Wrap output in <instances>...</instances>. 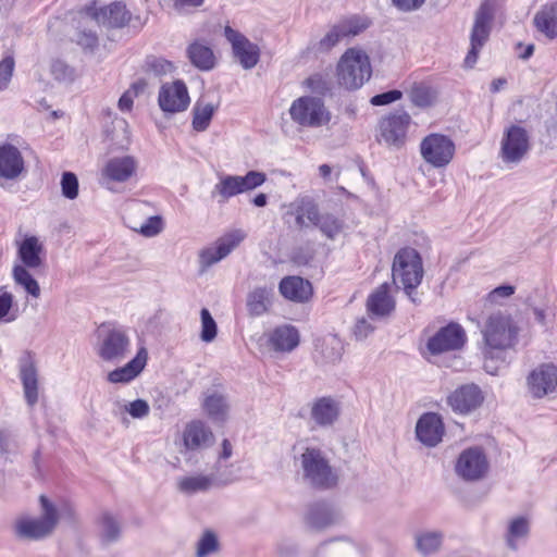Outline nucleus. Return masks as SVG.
Masks as SVG:
<instances>
[{
	"label": "nucleus",
	"mask_w": 557,
	"mask_h": 557,
	"mask_svg": "<svg viewBox=\"0 0 557 557\" xmlns=\"http://www.w3.org/2000/svg\"><path fill=\"white\" fill-rule=\"evenodd\" d=\"M299 462L304 481L318 488H330L337 483V475L325 453L314 446L300 447Z\"/></svg>",
	"instance_id": "f257e3e1"
},
{
	"label": "nucleus",
	"mask_w": 557,
	"mask_h": 557,
	"mask_svg": "<svg viewBox=\"0 0 557 557\" xmlns=\"http://www.w3.org/2000/svg\"><path fill=\"white\" fill-rule=\"evenodd\" d=\"M336 75L338 84L347 90L361 88L372 75L369 55L359 48H349L341 57Z\"/></svg>",
	"instance_id": "f03ea898"
},
{
	"label": "nucleus",
	"mask_w": 557,
	"mask_h": 557,
	"mask_svg": "<svg viewBox=\"0 0 557 557\" xmlns=\"http://www.w3.org/2000/svg\"><path fill=\"white\" fill-rule=\"evenodd\" d=\"M518 327L509 314L492 313L482 330L484 339L483 354L502 352L515 347L518 341Z\"/></svg>",
	"instance_id": "7ed1b4c3"
},
{
	"label": "nucleus",
	"mask_w": 557,
	"mask_h": 557,
	"mask_svg": "<svg viewBox=\"0 0 557 557\" xmlns=\"http://www.w3.org/2000/svg\"><path fill=\"white\" fill-rule=\"evenodd\" d=\"M393 284L403 286L410 296L421 283L423 277L422 261L413 248H403L394 257L392 267Z\"/></svg>",
	"instance_id": "20e7f679"
},
{
	"label": "nucleus",
	"mask_w": 557,
	"mask_h": 557,
	"mask_svg": "<svg viewBox=\"0 0 557 557\" xmlns=\"http://www.w3.org/2000/svg\"><path fill=\"white\" fill-rule=\"evenodd\" d=\"M369 26L370 21L366 16L352 15L343 18L330 26L322 38L311 41L309 49L315 53L329 52L339 42L360 35Z\"/></svg>",
	"instance_id": "39448f33"
},
{
	"label": "nucleus",
	"mask_w": 557,
	"mask_h": 557,
	"mask_svg": "<svg viewBox=\"0 0 557 557\" xmlns=\"http://www.w3.org/2000/svg\"><path fill=\"white\" fill-rule=\"evenodd\" d=\"M41 516L39 518L23 517L15 523L16 534L27 540H40L50 535L59 521L57 507L48 497H39Z\"/></svg>",
	"instance_id": "423d86ee"
},
{
	"label": "nucleus",
	"mask_w": 557,
	"mask_h": 557,
	"mask_svg": "<svg viewBox=\"0 0 557 557\" xmlns=\"http://www.w3.org/2000/svg\"><path fill=\"white\" fill-rule=\"evenodd\" d=\"M496 9V0H484L476 10L470 33V50L465 58L467 67H473L481 49L488 40Z\"/></svg>",
	"instance_id": "0eeeda50"
},
{
	"label": "nucleus",
	"mask_w": 557,
	"mask_h": 557,
	"mask_svg": "<svg viewBox=\"0 0 557 557\" xmlns=\"http://www.w3.org/2000/svg\"><path fill=\"white\" fill-rule=\"evenodd\" d=\"M290 119L301 127L317 128L326 125L331 113L321 98L302 96L295 99L289 108Z\"/></svg>",
	"instance_id": "6e6552de"
},
{
	"label": "nucleus",
	"mask_w": 557,
	"mask_h": 557,
	"mask_svg": "<svg viewBox=\"0 0 557 557\" xmlns=\"http://www.w3.org/2000/svg\"><path fill=\"white\" fill-rule=\"evenodd\" d=\"M246 237L240 230H234L218 238L211 245L203 247L198 252V264L200 273L227 257Z\"/></svg>",
	"instance_id": "1a4fd4ad"
},
{
	"label": "nucleus",
	"mask_w": 557,
	"mask_h": 557,
	"mask_svg": "<svg viewBox=\"0 0 557 557\" xmlns=\"http://www.w3.org/2000/svg\"><path fill=\"white\" fill-rule=\"evenodd\" d=\"M265 182V174L249 171L246 175H223L212 190V197L219 196L220 202L228 200L242 193L250 191Z\"/></svg>",
	"instance_id": "9d476101"
},
{
	"label": "nucleus",
	"mask_w": 557,
	"mask_h": 557,
	"mask_svg": "<svg viewBox=\"0 0 557 557\" xmlns=\"http://www.w3.org/2000/svg\"><path fill=\"white\" fill-rule=\"evenodd\" d=\"M131 351V338L122 329H110L101 336L97 355L100 359L110 363L123 361Z\"/></svg>",
	"instance_id": "9b49d317"
},
{
	"label": "nucleus",
	"mask_w": 557,
	"mask_h": 557,
	"mask_svg": "<svg viewBox=\"0 0 557 557\" xmlns=\"http://www.w3.org/2000/svg\"><path fill=\"white\" fill-rule=\"evenodd\" d=\"M137 165V160L132 156L112 157L101 169L100 182L107 189L116 190L113 185L131 180L136 174Z\"/></svg>",
	"instance_id": "f8f14e48"
},
{
	"label": "nucleus",
	"mask_w": 557,
	"mask_h": 557,
	"mask_svg": "<svg viewBox=\"0 0 557 557\" xmlns=\"http://www.w3.org/2000/svg\"><path fill=\"white\" fill-rule=\"evenodd\" d=\"M466 338V332L459 324L449 323L429 338L426 347L432 355H440L462 348Z\"/></svg>",
	"instance_id": "ddd939ff"
},
{
	"label": "nucleus",
	"mask_w": 557,
	"mask_h": 557,
	"mask_svg": "<svg viewBox=\"0 0 557 557\" xmlns=\"http://www.w3.org/2000/svg\"><path fill=\"white\" fill-rule=\"evenodd\" d=\"M488 470V462L482 449L474 447L462 451L456 463V473L465 481H478Z\"/></svg>",
	"instance_id": "4468645a"
},
{
	"label": "nucleus",
	"mask_w": 557,
	"mask_h": 557,
	"mask_svg": "<svg viewBox=\"0 0 557 557\" xmlns=\"http://www.w3.org/2000/svg\"><path fill=\"white\" fill-rule=\"evenodd\" d=\"M484 401L482 389L473 384H465L451 392L447 397V405L453 411L469 414L476 410Z\"/></svg>",
	"instance_id": "2eb2a0df"
},
{
	"label": "nucleus",
	"mask_w": 557,
	"mask_h": 557,
	"mask_svg": "<svg viewBox=\"0 0 557 557\" xmlns=\"http://www.w3.org/2000/svg\"><path fill=\"white\" fill-rule=\"evenodd\" d=\"M224 36L232 45L234 55L244 69L249 70L257 65L260 59V49L256 44L231 26L224 28Z\"/></svg>",
	"instance_id": "dca6fc26"
},
{
	"label": "nucleus",
	"mask_w": 557,
	"mask_h": 557,
	"mask_svg": "<svg viewBox=\"0 0 557 557\" xmlns=\"http://www.w3.org/2000/svg\"><path fill=\"white\" fill-rule=\"evenodd\" d=\"M343 519L344 516L339 508L327 503H314L310 505L305 515L306 524L317 531L339 524Z\"/></svg>",
	"instance_id": "f3484780"
},
{
	"label": "nucleus",
	"mask_w": 557,
	"mask_h": 557,
	"mask_svg": "<svg viewBox=\"0 0 557 557\" xmlns=\"http://www.w3.org/2000/svg\"><path fill=\"white\" fill-rule=\"evenodd\" d=\"M557 387V367L544 363L535 368L528 376L529 393L535 398H543Z\"/></svg>",
	"instance_id": "a211bd4d"
},
{
	"label": "nucleus",
	"mask_w": 557,
	"mask_h": 557,
	"mask_svg": "<svg viewBox=\"0 0 557 557\" xmlns=\"http://www.w3.org/2000/svg\"><path fill=\"white\" fill-rule=\"evenodd\" d=\"M214 443V435L211 429L200 420L187 423L182 434L181 453L196 451L210 447Z\"/></svg>",
	"instance_id": "6ab92c4d"
},
{
	"label": "nucleus",
	"mask_w": 557,
	"mask_h": 557,
	"mask_svg": "<svg viewBox=\"0 0 557 557\" xmlns=\"http://www.w3.org/2000/svg\"><path fill=\"white\" fill-rule=\"evenodd\" d=\"M159 106L164 112L175 113L187 109L190 98L183 81L161 86L158 97Z\"/></svg>",
	"instance_id": "aec40b11"
},
{
	"label": "nucleus",
	"mask_w": 557,
	"mask_h": 557,
	"mask_svg": "<svg viewBox=\"0 0 557 557\" xmlns=\"http://www.w3.org/2000/svg\"><path fill=\"white\" fill-rule=\"evenodd\" d=\"M391 289L389 283H383L369 295L366 307L370 319L383 320L392 315L396 302Z\"/></svg>",
	"instance_id": "412c9836"
},
{
	"label": "nucleus",
	"mask_w": 557,
	"mask_h": 557,
	"mask_svg": "<svg viewBox=\"0 0 557 557\" xmlns=\"http://www.w3.org/2000/svg\"><path fill=\"white\" fill-rule=\"evenodd\" d=\"M416 434L424 445L436 446L444 435V424L441 417L434 412L422 414L417 422Z\"/></svg>",
	"instance_id": "4be33fe9"
},
{
	"label": "nucleus",
	"mask_w": 557,
	"mask_h": 557,
	"mask_svg": "<svg viewBox=\"0 0 557 557\" xmlns=\"http://www.w3.org/2000/svg\"><path fill=\"white\" fill-rule=\"evenodd\" d=\"M17 258L21 263L15 265H25L28 269H39L44 265L45 247L36 236H25L23 240L16 243Z\"/></svg>",
	"instance_id": "5701e85b"
},
{
	"label": "nucleus",
	"mask_w": 557,
	"mask_h": 557,
	"mask_svg": "<svg viewBox=\"0 0 557 557\" xmlns=\"http://www.w3.org/2000/svg\"><path fill=\"white\" fill-rule=\"evenodd\" d=\"M24 171V159L20 150L10 144L2 145L0 147V178L14 181Z\"/></svg>",
	"instance_id": "b1692460"
},
{
	"label": "nucleus",
	"mask_w": 557,
	"mask_h": 557,
	"mask_svg": "<svg viewBox=\"0 0 557 557\" xmlns=\"http://www.w3.org/2000/svg\"><path fill=\"white\" fill-rule=\"evenodd\" d=\"M454 141H421L420 152L425 162L435 168L447 165L455 154Z\"/></svg>",
	"instance_id": "393cba45"
},
{
	"label": "nucleus",
	"mask_w": 557,
	"mask_h": 557,
	"mask_svg": "<svg viewBox=\"0 0 557 557\" xmlns=\"http://www.w3.org/2000/svg\"><path fill=\"white\" fill-rule=\"evenodd\" d=\"M147 350L140 348L136 356L121 368L108 373L107 380L113 384H126L136 379L145 369L147 363Z\"/></svg>",
	"instance_id": "a878e982"
},
{
	"label": "nucleus",
	"mask_w": 557,
	"mask_h": 557,
	"mask_svg": "<svg viewBox=\"0 0 557 557\" xmlns=\"http://www.w3.org/2000/svg\"><path fill=\"white\" fill-rule=\"evenodd\" d=\"M534 27L548 39H557V1L543 4L533 17Z\"/></svg>",
	"instance_id": "bb28decb"
},
{
	"label": "nucleus",
	"mask_w": 557,
	"mask_h": 557,
	"mask_svg": "<svg viewBox=\"0 0 557 557\" xmlns=\"http://www.w3.org/2000/svg\"><path fill=\"white\" fill-rule=\"evenodd\" d=\"M215 485L216 479L213 474L196 473L176 480V490L187 496L206 493Z\"/></svg>",
	"instance_id": "cd10ccee"
},
{
	"label": "nucleus",
	"mask_w": 557,
	"mask_h": 557,
	"mask_svg": "<svg viewBox=\"0 0 557 557\" xmlns=\"http://www.w3.org/2000/svg\"><path fill=\"white\" fill-rule=\"evenodd\" d=\"M410 127L411 119L406 112L391 114L380 123V129L384 139H404Z\"/></svg>",
	"instance_id": "c85d7f7f"
},
{
	"label": "nucleus",
	"mask_w": 557,
	"mask_h": 557,
	"mask_svg": "<svg viewBox=\"0 0 557 557\" xmlns=\"http://www.w3.org/2000/svg\"><path fill=\"white\" fill-rule=\"evenodd\" d=\"M202 408L214 422L223 423L228 419L230 404L227 397L218 391H208L205 393Z\"/></svg>",
	"instance_id": "c756f323"
},
{
	"label": "nucleus",
	"mask_w": 557,
	"mask_h": 557,
	"mask_svg": "<svg viewBox=\"0 0 557 557\" xmlns=\"http://www.w3.org/2000/svg\"><path fill=\"white\" fill-rule=\"evenodd\" d=\"M356 553L355 543L348 537H334L315 547L311 557H350Z\"/></svg>",
	"instance_id": "7c9ffc66"
},
{
	"label": "nucleus",
	"mask_w": 557,
	"mask_h": 557,
	"mask_svg": "<svg viewBox=\"0 0 557 557\" xmlns=\"http://www.w3.org/2000/svg\"><path fill=\"white\" fill-rule=\"evenodd\" d=\"M280 293L295 302H305L312 295V287L308 281L300 276H287L280 283Z\"/></svg>",
	"instance_id": "2f4dec72"
},
{
	"label": "nucleus",
	"mask_w": 557,
	"mask_h": 557,
	"mask_svg": "<svg viewBox=\"0 0 557 557\" xmlns=\"http://www.w3.org/2000/svg\"><path fill=\"white\" fill-rule=\"evenodd\" d=\"M20 375L23 383L25 399L32 407L38 400V373L30 358H26L22 361Z\"/></svg>",
	"instance_id": "473e14b6"
},
{
	"label": "nucleus",
	"mask_w": 557,
	"mask_h": 557,
	"mask_svg": "<svg viewBox=\"0 0 557 557\" xmlns=\"http://www.w3.org/2000/svg\"><path fill=\"white\" fill-rule=\"evenodd\" d=\"M269 343L276 351L289 352L299 344L298 331L289 325L278 326L271 332Z\"/></svg>",
	"instance_id": "72a5a7b5"
},
{
	"label": "nucleus",
	"mask_w": 557,
	"mask_h": 557,
	"mask_svg": "<svg viewBox=\"0 0 557 557\" xmlns=\"http://www.w3.org/2000/svg\"><path fill=\"white\" fill-rule=\"evenodd\" d=\"M339 408L335 400L322 397L313 403L311 408L312 420L321 426L332 425L338 418Z\"/></svg>",
	"instance_id": "f704fd0d"
},
{
	"label": "nucleus",
	"mask_w": 557,
	"mask_h": 557,
	"mask_svg": "<svg viewBox=\"0 0 557 557\" xmlns=\"http://www.w3.org/2000/svg\"><path fill=\"white\" fill-rule=\"evenodd\" d=\"M89 18L97 23H108L111 27H121L128 22L129 14L123 3L114 2L101 9L99 13L89 16Z\"/></svg>",
	"instance_id": "c9c22d12"
},
{
	"label": "nucleus",
	"mask_w": 557,
	"mask_h": 557,
	"mask_svg": "<svg viewBox=\"0 0 557 557\" xmlns=\"http://www.w3.org/2000/svg\"><path fill=\"white\" fill-rule=\"evenodd\" d=\"M444 534L441 531L425 530L414 534V547L422 556L436 554L443 544Z\"/></svg>",
	"instance_id": "e433bc0d"
},
{
	"label": "nucleus",
	"mask_w": 557,
	"mask_h": 557,
	"mask_svg": "<svg viewBox=\"0 0 557 557\" xmlns=\"http://www.w3.org/2000/svg\"><path fill=\"white\" fill-rule=\"evenodd\" d=\"M187 55L191 64L201 71H209L214 66L215 57L212 49L200 41L188 46Z\"/></svg>",
	"instance_id": "4c0bfd02"
},
{
	"label": "nucleus",
	"mask_w": 557,
	"mask_h": 557,
	"mask_svg": "<svg viewBox=\"0 0 557 557\" xmlns=\"http://www.w3.org/2000/svg\"><path fill=\"white\" fill-rule=\"evenodd\" d=\"M273 290L268 287H256L247 296V309L250 315L265 313L272 304Z\"/></svg>",
	"instance_id": "58836bf2"
},
{
	"label": "nucleus",
	"mask_w": 557,
	"mask_h": 557,
	"mask_svg": "<svg viewBox=\"0 0 557 557\" xmlns=\"http://www.w3.org/2000/svg\"><path fill=\"white\" fill-rule=\"evenodd\" d=\"M529 141H502L499 157L506 165L518 164L529 152Z\"/></svg>",
	"instance_id": "ea45409f"
},
{
	"label": "nucleus",
	"mask_w": 557,
	"mask_h": 557,
	"mask_svg": "<svg viewBox=\"0 0 557 557\" xmlns=\"http://www.w3.org/2000/svg\"><path fill=\"white\" fill-rule=\"evenodd\" d=\"M99 536L103 544H111L121 537L122 527L120 521L111 513H103L98 520Z\"/></svg>",
	"instance_id": "a19ab883"
},
{
	"label": "nucleus",
	"mask_w": 557,
	"mask_h": 557,
	"mask_svg": "<svg viewBox=\"0 0 557 557\" xmlns=\"http://www.w3.org/2000/svg\"><path fill=\"white\" fill-rule=\"evenodd\" d=\"M32 269L25 265H14L12 269V277L16 285L21 286L29 296L38 298L40 296V286L30 274Z\"/></svg>",
	"instance_id": "79ce46f5"
},
{
	"label": "nucleus",
	"mask_w": 557,
	"mask_h": 557,
	"mask_svg": "<svg viewBox=\"0 0 557 557\" xmlns=\"http://www.w3.org/2000/svg\"><path fill=\"white\" fill-rule=\"evenodd\" d=\"M296 224L298 227H307L309 224L317 225L321 212L318 206L310 199H301L297 206Z\"/></svg>",
	"instance_id": "37998d69"
},
{
	"label": "nucleus",
	"mask_w": 557,
	"mask_h": 557,
	"mask_svg": "<svg viewBox=\"0 0 557 557\" xmlns=\"http://www.w3.org/2000/svg\"><path fill=\"white\" fill-rule=\"evenodd\" d=\"M530 530L529 520L524 517H516L508 523V530L506 534V542L510 549L516 550L518 548V542L528 536Z\"/></svg>",
	"instance_id": "c03bdc74"
},
{
	"label": "nucleus",
	"mask_w": 557,
	"mask_h": 557,
	"mask_svg": "<svg viewBox=\"0 0 557 557\" xmlns=\"http://www.w3.org/2000/svg\"><path fill=\"white\" fill-rule=\"evenodd\" d=\"M215 109L213 103L199 99L193 109V127L196 131H205L209 126Z\"/></svg>",
	"instance_id": "a18cd8bd"
},
{
	"label": "nucleus",
	"mask_w": 557,
	"mask_h": 557,
	"mask_svg": "<svg viewBox=\"0 0 557 557\" xmlns=\"http://www.w3.org/2000/svg\"><path fill=\"white\" fill-rule=\"evenodd\" d=\"M329 239H335L343 231L345 223L342 219L332 213H321L315 225Z\"/></svg>",
	"instance_id": "49530a36"
},
{
	"label": "nucleus",
	"mask_w": 557,
	"mask_h": 557,
	"mask_svg": "<svg viewBox=\"0 0 557 557\" xmlns=\"http://www.w3.org/2000/svg\"><path fill=\"white\" fill-rule=\"evenodd\" d=\"M220 548L218 537L214 532L207 530L202 533L196 545V557H208L216 553Z\"/></svg>",
	"instance_id": "de8ad7c7"
},
{
	"label": "nucleus",
	"mask_w": 557,
	"mask_h": 557,
	"mask_svg": "<svg viewBox=\"0 0 557 557\" xmlns=\"http://www.w3.org/2000/svg\"><path fill=\"white\" fill-rule=\"evenodd\" d=\"M200 319H201V332H200V338L205 343H211L215 339L218 334V326L212 318L210 311L206 308L201 309L200 311Z\"/></svg>",
	"instance_id": "09e8293b"
},
{
	"label": "nucleus",
	"mask_w": 557,
	"mask_h": 557,
	"mask_svg": "<svg viewBox=\"0 0 557 557\" xmlns=\"http://www.w3.org/2000/svg\"><path fill=\"white\" fill-rule=\"evenodd\" d=\"M145 69L156 76H164L174 71V65L163 58L150 55L145 61Z\"/></svg>",
	"instance_id": "8fccbe9b"
},
{
	"label": "nucleus",
	"mask_w": 557,
	"mask_h": 557,
	"mask_svg": "<svg viewBox=\"0 0 557 557\" xmlns=\"http://www.w3.org/2000/svg\"><path fill=\"white\" fill-rule=\"evenodd\" d=\"M131 227L146 237H153L163 230V220L161 216L154 215L148 218L144 223L139 225L134 224Z\"/></svg>",
	"instance_id": "3c124183"
},
{
	"label": "nucleus",
	"mask_w": 557,
	"mask_h": 557,
	"mask_svg": "<svg viewBox=\"0 0 557 557\" xmlns=\"http://www.w3.org/2000/svg\"><path fill=\"white\" fill-rule=\"evenodd\" d=\"M78 180L73 172H64L61 178L62 195L70 200H74L78 196Z\"/></svg>",
	"instance_id": "603ef678"
},
{
	"label": "nucleus",
	"mask_w": 557,
	"mask_h": 557,
	"mask_svg": "<svg viewBox=\"0 0 557 557\" xmlns=\"http://www.w3.org/2000/svg\"><path fill=\"white\" fill-rule=\"evenodd\" d=\"M305 86L312 92L324 95L330 90V83L322 74H313L305 81Z\"/></svg>",
	"instance_id": "864d4df0"
},
{
	"label": "nucleus",
	"mask_w": 557,
	"mask_h": 557,
	"mask_svg": "<svg viewBox=\"0 0 557 557\" xmlns=\"http://www.w3.org/2000/svg\"><path fill=\"white\" fill-rule=\"evenodd\" d=\"M14 65V59L10 55L0 61V91L8 88L13 75Z\"/></svg>",
	"instance_id": "5fc2aeb1"
},
{
	"label": "nucleus",
	"mask_w": 557,
	"mask_h": 557,
	"mask_svg": "<svg viewBox=\"0 0 557 557\" xmlns=\"http://www.w3.org/2000/svg\"><path fill=\"white\" fill-rule=\"evenodd\" d=\"M125 412L129 413L134 419L146 418L150 412L149 404L144 399H136L124 405Z\"/></svg>",
	"instance_id": "6e6d98bb"
},
{
	"label": "nucleus",
	"mask_w": 557,
	"mask_h": 557,
	"mask_svg": "<svg viewBox=\"0 0 557 557\" xmlns=\"http://www.w3.org/2000/svg\"><path fill=\"white\" fill-rule=\"evenodd\" d=\"M372 320L370 317L357 320L354 327V335L357 339L362 341L374 332L375 325L371 322Z\"/></svg>",
	"instance_id": "4d7b16f0"
},
{
	"label": "nucleus",
	"mask_w": 557,
	"mask_h": 557,
	"mask_svg": "<svg viewBox=\"0 0 557 557\" xmlns=\"http://www.w3.org/2000/svg\"><path fill=\"white\" fill-rule=\"evenodd\" d=\"M403 94L399 90H389L383 94L375 95L371 98V104L373 106H385L395 102L401 98Z\"/></svg>",
	"instance_id": "13d9d810"
},
{
	"label": "nucleus",
	"mask_w": 557,
	"mask_h": 557,
	"mask_svg": "<svg viewBox=\"0 0 557 557\" xmlns=\"http://www.w3.org/2000/svg\"><path fill=\"white\" fill-rule=\"evenodd\" d=\"M14 302V296L9 292H3L0 295V321L7 320L12 321L14 320V317L8 318L10 310Z\"/></svg>",
	"instance_id": "bf43d9fd"
},
{
	"label": "nucleus",
	"mask_w": 557,
	"mask_h": 557,
	"mask_svg": "<svg viewBox=\"0 0 557 557\" xmlns=\"http://www.w3.org/2000/svg\"><path fill=\"white\" fill-rule=\"evenodd\" d=\"M76 41L84 49H94L98 44V38L92 30L84 29L77 34Z\"/></svg>",
	"instance_id": "052dcab7"
},
{
	"label": "nucleus",
	"mask_w": 557,
	"mask_h": 557,
	"mask_svg": "<svg viewBox=\"0 0 557 557\" xmlns=\"http://www.w3.org/2000/svg\"><path fill=\"white\" fill-rule=\"evenodd\" d=\"M412 101L419 107L429 106L432 101L431 94L426 87H416L411 92Z\"/></svg>",
	"instance_id": "680f3d73"
},
{
	"label": "nucleus",
	"mask_w": 557,
	"mask_h": 557,
	"mask_svg": "<svg viewBox=\"0 0 557 557\" xmlns=\"http://www.w3.org/2000/svg\"><path fill=\"white\" fill-rule=\"evenodd\" d=\"M426 0H392V3L401 12L419 10Z\"/></svg>",
	"instance_id": "e2e57ef3"
},
{
	"label": "nucleus",
	"mask_w": 557,
	"mask_h": 557,
	"mask_svg": "<svg viewBox=\"0 0 557 557\" xmlns=\"http://www.w3.org/2000/svg\"><path fill=\"white\" fill-rule=\"evenodd\" d=\"M515 293V287L511 285H502L494 288L488 294V299L491 302H498L500 298H508Z\"/></svg>",
	"instance_id": "0e129e2a"
},
{
	"label": "nucleus",
	"mask_w": 557,
	"mask_h": 557,
	"mask_svg": "<svg viewBox=\"0 0 557 557\" xmlns=\"http://www.w3.org/2000/svg\"><path fill=\"white\" fill-rule=\"evenodd\" d=\"M51 73L58 81H66L72 77V70L60 61H57L52 64Z\"/></svg>",
	"instance_id": "69168bd1"
},
{
	"label": "nucleus",
	"mask_w": 557,
	"mask_h": 557,
	"mask_svg": "<svg viewBox=\"0 0 557 557\" xmlns=\"http://www.w3.org/2000/svg\"><path fill=\"white\" fill-rule=\"evenodd\" d=\"M137 95V86H133L126 90L119 99V109L121 111H128L133 107L134 98Z\"/></svg>",
	"instance_id": "338daca9"
},
{
	"label": "nucleus",
	"mask_w": 557,
	"mask_h": 557,
	"mask_svg": "<svg viewBox=\"0 0 557 557\" xmlns=\"http://www.w3.org/2000/svg\"><path fill=\"white\" fill-rule=\"evenodd\" d=\"M527 137L528 134L523 127L513 125L507 129L505 139H527Z\"/></svg>",
	"instance_id": "774afa93"
}]
</instances>
